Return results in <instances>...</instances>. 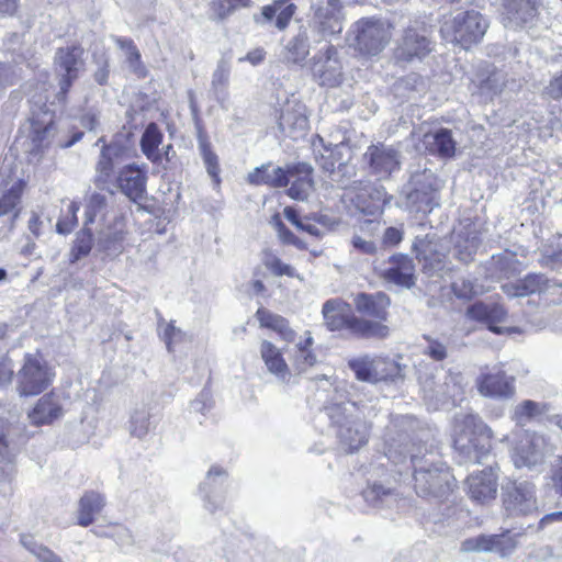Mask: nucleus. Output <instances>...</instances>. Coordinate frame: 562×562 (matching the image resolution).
<instances>
[{
  "label": "nucleus",
  "mask_w": 562,
  "mask_h": 562,
  "mask_svg": "<svg viewBox=\"0 0 562 562\" xmlns=\"http://www.w3.org/2000/svg\"><path fill=\"white\" fill-rule=\"evenodd\" d=\"M310 48L308 31L306 27L300 26L297 32L283 44L280 58L286 65L303 66L310 55Z\"/></svg>",
  "instance_id": "24"
},
{
  "label": "nucleus",
  "mask_w": 562,
  "mask_h": 562,
  "mask_svg": "<svg viewBox=\"0 0 562 562\" xmlns=\"http://www.w3.org/2000/svg\"><path fill=\"white\" fill-rule=\"evenodd\" d=\"M313 171L314 169L308 162H295L286 166L289 182L291 180L300 183L306 181L314 187Z\"/></svg>",
  "instance_id": "60"
},
{
  "label": "nucleus",
  "mask_w": 562,
  "mask_h": 562,
  "mask_svg": "<svg viewBox=\"0 0 562 562\" xmlns=\"http://www.w3.org/2000/svg\"><path fill=\"white\" fill-rule=\"evenodd\" d=\"M488 27L487 20L475 10L456 11L445 15L440 34L446 42L468 49L483 38Z\"/></svg>",
  "instance_id": "4"
},
{
  "label": "nucleus",
  "mask_w": 562,
  "mask_h": 562,
  "mask_svg": "<svg viewBox=\"0 0 562 562\" xmlns=\"http://www.w3.org/2000/svg\"><path fill=\"white\" fill-rule=\"evenodd\" d=\"M403 206L411 213L427 214L438 205L437 194L425 175H415L403 189Z\"/></svg>",
  "instance_id": "12"
},
{
  "label": "nucleus",
  "mask_w": 562,
  "mask_h": 562,
  "mask_svg": "<svg viewBox=\"0 0 562 562\" xmlns=\"http://www.w3.org/2000/svg\"><path fill=\"white\" fill-rule=\"evenodd\" d=\"M123 234L120 231H106L101 229L99 232L97 246L100 250L108 251L110 254L121 252L122 249Z\"/></svg>",
  "instance_id": "53"
},
{
  "label": "nucleus",
  "mask_w": 562,
  "mask_h": 562,
  "mask_svg": "<svg viewBox=\"0 0 562 562\" xmlns=\"http://www.w3.org/2000/svg\"><path fill=\"white\" fill-rule=\"evenodd\" d=\"M468 316L471 319L486 324L488 329L495 334L516 333L515 327H502L497 324L504 323L507 318V311L496 302L479 301L468 307Z\"/></svg>",
  "instance_id": "18"
},
{
  "label": "nucleus",
  "mask_w": 562,
  "mask_h": 562,
  "mask_svg": "<svg viewBox=\"0 0 562 562\" xmlns=\"http://www.w3.org/2000/svg\"><path fill=\"white\" fill-rule=\"evenodd\" d=\"M401 153L396 148L379 143L367 148L363 164L371 176L386 180L401 169Z\"/></svg>",
  "instance_id": "11"
},
{
  "label": "nucleus",
  "mask_w": 562,
  "mask_h": 562,
  "mask_svg": "<svg viewBox=\"0 0 562 562\" xmlns=\"http://www.w3.org/2000/svg\"><path fill=\"white\" fill-rule=\"evenodd\" d=\"M10 423L7 418L0 416V471L9 476L13 470V459L15 449L10 440Z\"/></svg>",
  "instance_id": "40"
},
{
  "label": "nucleus",
  "mask_w": 562,
  "mask_h": 562,
  "mask_svg": "<svg viewBox=\"0 0 562 562\" xmlns=\"http://www.w3.org/2000/svg\"><path fill=\"white\" fill-rule=\"evenodd\" d=\"M157 425V419L151 414L150 408L146 405L137 406L133 409L130 422V434L136 438L146 437Z\"/></svg>",
  "instance_id": "38"
},
{
  "label": "nucleus",
  "mask_w": 562,
  "mask_h": 562,
  "mask_svg": "<svg viewBox=\"0 0 562 562\" xmlns=\"http://www.w3.org/2000/svg\"><path fill=\"white\" fill-rule=\"evenodd\" d=\"M108 201L106 196L101 193H92L87 202L85 212V225L89 226L97 220L104 222L108 214Z\"/></svg>",
  "instance_id": "46"
},
{
  "label": "nucleus",
  "mask_w": 562,
  "mask_h": 562,
  "mask_svg": "<svg viewBox=\"0 0 562 562\" xmlns=\"http://www.w3.org/2000/svg\"><path fill=\"white\" fill-rule=\"evenodd\" d=\"M122 148L119 145L111 144L103 146L100 159L97 164L95 170V184L97 187L104 189V186L110 180L114 167L116 165V160L120 157Z\"/></svg>",
  "instance_id": "34"
},
{
  "label": "nucleus",
  "mask_w": 562,
  "mask_h": 562,
  "mask_svg": "<svg viewBox=\"0 0 562 562\" xmlns=\"http://www.w3.org/2000/svg\"><path fill=\"white\" fill-rule=\"evenodd\" d=\"M423 339L425 340V345L422 347L423 355L437 362H441L448 358L449 349L447 341L430 335H424Z\"/></svg>",
  "instance_id": "49"
},
{
  "label": "nucleus",
  "mask_w": 562,
  "mask_h": 562,
  "mask_svg": "<svg viewBox=\"0 0 562 562\" xmlns=\"http://www.w3.org/2000/svg\"><path fill=\"white\" fill-rule=\"evenodd\" d=\"M249 0H213L211 10L213 19L223 20L233 13L238 7H248Z\"/></svg>",
  "instance_id": "59"
},
{
  "label": "nucleus",
  "mask_w": 562,
  "mask_h": 562,
  "mask_svg": "<svg viewBox=\"0 0 562 562\" xmlns=\"http://www.w3.org/2000/svg\"><path fill=\"white\" fill-rule=\"evenodd\" d=\"M538 15V0H504L506 26L531 25Z\"/></svg>",
  "instance_id": "23"
},
{
  "label": "nucleus",
  "mask_w": 562,
  "mask_h": 562,
  "mask_svg": "<svg viewBox=\"0 0 562 562\" xmlns=\"http://www.w3.org/2000/svg\"><path fill=\"white\" fill-rule=\"evenodd\" d=\"M380 277L389 283L411 289L416 283L413 259L404 254L391 256L380 268Z\"/></svg>",
  "instance_id": "16"
},
{
  "label": "nucleus",
  "mask_w": 562,
  "mask_h": 562,
  "mask_svg": "<svg viewBox=\"0 0 562 562\" xmlns=\"http://www.w3.org/2000/svg\"><path fill=\"white\" fill-rule=\"evenodd\" d=\"M423 144L429 153L440 157H452L456 151V142L451 132L447 128H439L434 133L425 134Z\"/></svg>",
  "instance_id": "33"
},
{
  "label": "nucleus",
  "mask_w": 562,
  "mask_h": 562,
  "mask_svg": "<svg viewBox=\"0 0 562 562\" xmlns=\"http://www.w3.org/2000/svg\"><path fill=\"white\" fill-rule=\"evenodd\" d=\"M451 436L460 463H482L490 456L493 431L477 414H457Z\"/></svg>",
  "instance_id": "2"
},
{
  "label": "nucleus",
  "mask_w": 562,
  "mask_h": 562,
  "mask_svg": "<svg viewBox=\"0 0 562 562\" xmlns=\"http://www.w3.org/2000/svg\"><path fill=\"white\" fill-rule=\"evenodd\" d=\"M451 288L454 295L459 299L470 300L477 294L476 285L470 279H457L456 281L452 282Z\"/></svg>",
  "instance_id": "63"
},
{
  "label": "nucleus",
  "mask_w": 562,
  "mask_h": 562,
  "mask_svg": "<svg viewBox=\"0 0 562 562\" xmlns=\"http://www.w3.org/2000/svg\"><path fill=\"white\" fill-rule=\"evenodd\" d=\"M503 506L508 517H529L540 512L537 486L529 481L512 482L504 487Z\"/></svg>",
  "instance_id": "6"
},
{
  "label": "nucleus",
  "mask_w": 562,
  "mask_h": 562,
  "mask_svg": "<svg viewBox=\"0 0 562 562\" xmlns=\"http://www.w3.org/2000/svg\"><path fill=\"white\" fill-rule=\"evenodd\" d=\"M80 206L77 202H71L68 205L67 214L63 217H60L56 224V231L58 234L67 235L77 225V212L79 211Z\"/></svg>",
  "instance_id": "61"
},
{
  "label": "nucleus",
  "mask_w": 562,
  "mask_h": 562,
  "mask_svg": "<svg viewBox=\"0 0 562 562\" xmlns=\"http://www.w3.org/2000/svg\"><path fill=\"white\" fill-rule=\"evenodd\" d=\"M349 330L364 338H385L389 335V327L382 323L356 316L349 321Z\"/></svg>",
  "instance_id": "44"
},
{
  "label": "nucleus",
  "mask_w": 562,
  "mask_h": 562,
  "mask_svg": "<svg viewBox=\"0 0 562 562\" xmlns=\"http://www.w3.org/2000/svg\"><path fill=\"white\" fill-rule=\"evenodd\" d=\"M311 9L313 22L324 36L339 34L342 31L340 0H315Z\"/></svg>",
  "instance_id": "15"
},
{
  "label": "nucleus",
  "mask_w": 562,
  "mask_h": 562,
  "mask_svg": "<svg viewBox=\"0 0 562 562\" xmlns=\"http://www.w3.org/2000/svg\"><path fill=\"white\" fill-rule=\"evenodd\" d=\"M21 543L42 562H61L58 555L47 547L36 543L31 536H22Z\"/></svg>",
  "instance_id": "57"
},
{
  "label": "nucleus",
  "mask_w": 562,
  "mask_h": 562,
  "mask_svg": "<svg viewBox=\"0 0 562 562\" xmlns=\"http://www.w3.org/2000/svg\"><path fill=\"white\" fill-rule=\"evenodd\" d=\"M53 376L54 374L43 359L26 355L16 375V390L21 396L37 395L49 386Z\"/></svg>",
  "instance_id": "8"
},
{
  "label": "nucleus",
  "mask_w": 562,
  "mask_h": 562,
  "mask_svg": "<svg viewBox=\"0 0 562 562\" xmlns=\"http://www.w3.org/2000/svg\"><path fill=\"white\" fill-rule=\"evenodd\" d=\"M104 505L105 499L102 494L94 491L86 492L79 501L78 524L82 527L91 525Z\"/></svg>",
  "instance_id": "36"
},
{
  "label": "nucleus",
  "mask_w": 562,
  "mask_h": 562,
  "mask_svg": "<svg viewBox=\"0 0 562 562\" xmlns=\"http://www.w3.org/2000/svg\"><path fill=\"white\" fill-rule=\"evenodd\" d=\"M352 43L363 55L374 56L389 44L392 32L391 25L378 19H361L351 29Z\"/></svg>",
  "instance_id": "5"
},
{
  "label": "nucleus",
  "mask_w": 562,
  "mask_h": 562,
  "mask_svg": "<svg viewBox=\"0 0 562 562\" xmlns=\"http://www.w3.org/2000/svg\"><path fill=\"white\" fill-rule=\"evenodd\" d=\"M247 181L254 186L284 188L289 184L286 167H273L271 164L261 165L248 173Z\"/></svg>",
  "instance_id": "29"
},
{
  "label": "nucleus",
  "mask_w": 562,
  "mask_h": 562,
  "mask_svg": "<svg viewBox=\"0 0 562 562\" xmlns=\"http://www.w3.org/2000/svg\"><path fill=\"white\" fill-rule=\"evenodd\" d=\"M198 148L205 166L207 175L213 179L216 186L220 184V164L218 156L212 149V145L200 125H198Z\"/></svg>",
  "instance_id": "39"
},
{
  "label": "nucleus",
  "mask_w": 562,
  "mask_h": 562,
  "mask_svg": "<svg viewBox=\"0 0 562 562\" xmlns=\"http://www.w3.org/2000/svg\"><path fill=\"white\" fill-rule=\"evenodd\" d=\"M417 373L419 382L424 385L425 391L430 393V396L456 402L463 395L460 374H448L442 385H436L432 382V376H424L420 369H417Z\"/></svg>",
  "instance_id": "26"
},
{
  "label": "nucleus",
  "mask_w": 562,
  "mask_h": 562,
  "mask_svg": "<svg viewBox=\"0 0 562 562\" xmlns=\"http://www.w3.org/2000/svg\"><path fill=\"white\" fill-rule=\"evenodd\" d=\"M83 48L79 45L59 47L54 56V69L58 78V99L64 100L72 83L85 70Z\"/></svg>",
  "instance_id": "7"
},
{
  "label": "nucleus",
  "mask_w": 562,
  "mask_h": 562,
  "mask_svg": "<svg viewBox=\"0 0 562 562\" xmlns=\"http://www.w3.org/2000/svg\"><path fill=\"white\" fill-rule=\"evenodd\" d=\"M260 356L271 374L282 383H290L292 374L279 348L263 340L260 345Z\"/></svg>",
  "instance_id": "28"
},
{
  "label": "nucleus",
  "mask_w": 562,
  "mask_h": 562,
  "mask_svg": "<svg viewBox=\"0 0 562 562\" xmlns=\"http://www.w3.org/2000/svg\"><path fill=\"white\" fill-rule=\"evenodd\" d=\"M549 409L548 403L525 400L515 406L512 418L517 424L524 425L536 417L547 414Z\"/></svg>",
  "instance_id": "43"
},
{
  "label": "nucleus",
  "mask_w": 562,
  "mask_h": 562,
  "mask_svg": "<svg viewBox=\"0 0 562 562\" xmlns=\"http://www.w3.org/2000/svg\"><path fill=\"white\" fill-rule=\"evenodd\" d=\"M539 263L542 267L551 269L559 268L562 266V240L552 241L544 246L539 258Z\"/></svg>",
  "instance_id": "55"
},
{
  "label": "nucleus",
  "mask_w": 562,
  "mask_h": 562,
  "mask_svg": "<svg viewBox=\"0 0 562 562\" xmlns=\"http://www.w3.org/2000/svg\"><path fill=\"white\" fill-rule=\"evenodd\" d=\"M349 368L360 381L374 383V357L362 356L348 361Z\"/></svg>",
  "instance_id": "51"
},
{
  "label": "nucleus",
  "mask_w": 562,
  "mask_h": 562,
  "mask_svg": "<svg viewBox=\"0 0 562 562\" xmlns=\"http://www.w3.org/2000/svg\"><path fill=\"white\" fill-rule=\"evenodd\" d=\"M391 428L385 434V457L394 465L412 470L414 488L420 497L441 498L448 496L456 486L450 469L432 451L422 445L409 443L406 434L394 438Z\"/></svg>",
  "instance_id": "1"
},
{
  "label": "nucleus",
  "mask_w": 562,
  "mask_h": 562,
  "mask_svg": "<svg viewBox=\"0 0 562 562\" xmlns=\"http://www.w3.org/2000/svg\"><path fill=\"white\" fill-rule=\"evenodd\" d=\"M481 395L492 398H510L515 394V378L504 371L481 373L476 379Z\"/></svg>",
  "instance_id": "20"
},
{
  "label": "nucleus",
  "mask_w": 562,
  "mask_h": 562,
  "mask_svg": "<svg viewBox=\"0 0 562 562\" xmlns=\"http://www.w3.org/2000/svg\"><path fill=\"white\" fill-rule=\"evenodd\" d=\"M503 290L510 296H527L538 293L549 303H562V283L551 280L542 273H529L515 283L503 285Z\"/></svg>",
  "instance_id": "10"
},
{
  "label": "nucleus",
  "mask_w": 562,
  "mask_h": 562,
  "mask_svg": "<svg viewBox=\"0 0 562 562\" xmlns=\"http://www.w3.org/2000/svg\"><path fill=\"white\" fill-rule=\"evenodd\" d=\"M371 411L372 407L353 401L326 406L325 413L346 452L352 453L368 442L370 425L366 419L370 417Z\"/></svg>",
  "instance_id": "3"
},
{
  "label": "nucleus",
  "mask_w": 562,
  "mask_h": 562,
  "mask_svg": "<svg viewBox=\"0 0 562 562\" xmlns=\"http://www.w3.org/2000/svg\"><path fill=\"white\" fill-rule=\"evenodd\" d=\"M522 532L512 535L509 530H506L499 535H493V553H497L502 558L509 557L518 547V539Z\"/></svg>",
  "instance_id": "48"
},
{
  "label": "nucleus",
  "mask_w": 562,
  "mask_h": 562,
  "mask_svg": "<svg viewBox=\"0 0 562 562\" xmlns=\"http://www.w3.org/2000/svg\"><path fill=\"white\" fill-rule=\"evenodd\" d=\"M356 310L368 316L384 321L387 315V307L390 306V299L383 292L374 294L359 293L353 299Z\"/></svg>",
  "instance_id": "30"
},
{
  "label": "nucleus",
  "mask_w": 562,
  "mask_h": 562,
  "mask_svg": "<svg viewBox=\"0 0 562 562\" xmlns=\"http://www.w3.org/2000/svg\"><path fill=\"white\" fill-rule=\"evenodd\" d=\"M225 477L226 472L222 468L214 465L209 470L204 482L200 485V491L205 493V507L211 513H214L215 509L220 508V504L213 505L212 498L217 497L216 490L223 484Z\"/></svg>",
  "instance_id": "42"
},
{
  "label": "nucleus",
  "mask_w": 562,
  "mask_h": 562,
  "mask_svg": "<svg viewBox=\"0 0 562 562\" xmlns=\"http://www.w3.org/2000/svg\"><path fill=\"white\" fill-rule=\"evenodd\" d=\"M430 52V41L419 31L408 27L405 31L403 42L398 48L401 58L411 60L414 57L422 58Z\"/></svg>",
  "instance_id": "32"
},
{
  "label": "nucleus",
  "mask_w": 562,
  "mask_h": 562,
  "mask_svg": "<svg viewBox=\"0 0 562 562\" xmlns=\"http://www.w3.org/2000/svg\"><path fill=\"white\" fill-rule=\"evenodd\" d=\"M362 497L373 507H389L397 499L393 487H386L376 482L369 484L362 491Z\"/></svg>",
  "instance_id": "41"
},
{
  "label": "nucleus",
  "mask_w": 562,
  "mask_h": 562,
  "mask_svg": "<svg viewBox=\"0 0 562 562\" xmlns=\"http://www.w3.org/2000/svg\"><path fill=\"white\" fill-rule=\"evenodd\" d=\"M549 482L553 492L562 496V454L558 456L551 465Z\"/></svg>",
  "instance_id": "64"
},
{
  "label": "nucleus",
  "mask_w": 562,
  "mask_h": 562,
  "mask_svg": "<svg viewBox=\"0 0 562 562\" xmlns=\"http://www.w3.org/2000/svg\"><path fill=\"white\" fill-rule=\"evenodd\" d=\"M162 140V134L158 130L157 125L150 123L140 139V146L143 153L147 158L151 159L155 156V153Z\"/></svg>",
  "instance_id": "54"
},
{
  "label": "nucleus",
  "mask_w": 562,
  "mask_h": 562,
  "mask_svg": "<svg viewBox=\"0 0 562 562\" xmlns=\"http://www.w3.org/2000/svg\"><path fill=\"white\" fill-rule=\"evenodd\" d=\"M470 498L479 504H487L497 495L498 475L493 467L470 474L465 480Z\"/></svg>",
  "instance_id": "17"
},
{
  "label": "nucleus",
  "mask_w": 562,
  "mask_h": 562,
  "mask_svg": "<svg viewBox=\"0 0 562 562\" xmlns=\"http://www.w3.org/2000/svg\"><path fill=\"white\" fill-rule=\"evenodd\" d=\"M313 76L321 86L335 87L342 78V66L335 46L328 45L325 52L314 56Z\"/></svg>",
  "instance_id": "14"
},
{
  "label": "nucleus",
  "mask_w": 562,
  "mask_h": 562,
  "mask_svg": "<svg viewBox=\"0 0 562 562\" xmlns=\"http://www.w3.org/2000/svg\"><path fill=\"white\" fill-rule=\"evenodd\" d=\"M402 376V367L400 363L389 358L374 357V383L380 381H395Z\"/></svg>",
  "instance_id": "45"
},
{
  "label": "nucleus",
  "mask_w": 562,
  "mask_h": 562,
  "mask_svg": "<svg viewBox=\"0 0 562 562\" xmlns=\"http://www.w3.org/2000/svg\"><path fill=\"white\" fill-rule=\"evenodd\" d=\"M92 229L89 226L83 227V229L77 235V238L74 243V246L69 254L70 262H76L80 258L86 257L92 249Z\"/></svg>",
  "instance_id": "50"
},
{
  "label": "nucleus",
  "mask_w": 562,
  "mask_h": 562,
  "mask_svg": "<svg viewBox=\"0 0 562 562\" xmlns=\"http://www.w3.org/2000/svg\"><path fill=\"white\" fill-rule=\"evenodd\" d=\"M279 128L284 136L294 140L304 137L308 130L305 105L297 101H288L281 110Z\"/></svg>",
  "instance_id": "19"
},
{
  "label": "nucleus",
  "mask_w": 562,
  "mask_h": 562,
  "mask_svg": "<svg viewBox=\"0 0 562 562\" xmlns=\"http://www.w3.org/2000/svg\"><path fill=\"white\" fill-rule=\"evenodd\" d=\"M505 83V74L491 65H486L477 70L471 80L470 90L472 93L492 99L503 91Z\"/></svg>",
  "instance_id": "22"
},
{
  "label": "nucleus",
  "mask_w": 562,
  "mask_h": 562,
  "mask_svg": "<svg viewBox=\"0 0 562 562\" xmlns=\"http://www.w3.org/2000/svg\"><path fill=\"white\" fill-rule=\"evenodd\" d=\"M413 250L419 262H423V269L429 276H434L445 268V254L436 249V245L428 237H417L413 244Z\"/></svg>",
  "instance_id": "25"
},
{
  "label": "nucleus",
  "mask_w": 562,
  "mask_h": 562,
  "mask_svg": "<svg viewBox=\"0 0 562 562\" xmlns=\"http://www.w3.org/2000/svg\"><path fill=\"white\" fill-rule=\"evenodd\" d=\"M479 245L480 240L476 236H462L459 234L454 244V257L458 260L468 263L473 260Z\"/></svg>",
  "instance_id": "47"
},
{
  "label": "nucleus",
  "mask_w": 562,
  "mask_h": 562,
  "mask_svg": "<svg viewBox=\"0 0 562 562\" xmlns=\"http://www.w3.org/2000/svg\"><path fill=\"white\" fill-rule=\"evenodd\" d=\"M63 415L59 396L50 392L42 396L34 408L29 413L31 424L40 426L50 424Z\"/></svg>",
  "instance_id": "27"
},
{
  "label": "nucleus",
  "mask_w": 562,
  "mask_h": 562,
  "mask_svg": "<svg viewBox=\"0 0 562 562\" xmlns=\"http://www.w3.org/2000/svg\"><path fill=\"white\" fill-rule=\"evenodd\" d=\"M256 317L261 327L270 328L279 334V336L286 342H293L296 333L290 327L288 319L281 315L273 314L266 308H258Z\"/></svg>",
  "instance_id": "37"
},
{
  "label": "nucleus",
  "mask_w": 562,
  "mask_h": 562,
  "mask_svg": "<svg viewBox=\"0 0 562 562\" xmlns=\"http://www.w3.org/2000/svg\"><path fill=\"white\" fill-rule=\"evenodd\" d=\"M231 77V63L227 58L222 57L212 74L210 92L214 99L224 104L228 99V85Z\"/></svg>",
  "instance_id": "35"
},
{
  "label": "nucleus",
  "mask_w": 562,
  "mask_h": 562,
  "mask_svg": "<svg viewBox=\"0 0 562 562\" xmlns=\"http://www.w3.org/2000/svg\"><path fill=\"white\" fill-rule=\"evenodd\" d=\"M146 171L134 164L123 167L116 178L120 191L134 203L146 198Z\"/></svg>",
  "instance_id": "21"
},
{
  "label": "nucleus",
  "mask_w": 562,
  "mask_h": 562,
  "mask_svg": "<svg viewBox=\"0 0 562 562\" xmlns=\"http://www.w3.org/2000/svg\"><path fill=\"white\" fill-rule=\"evenodd\" d=\"M460 550L465 553L493 552V535H479L467 538L461 542Z\"/></svg>",
  "instance_id": "56"
},
{
  "label": "nucleus",
  "mask_w": 562,
  "mask_h": 562,
  "mask_svg": "<svg viewBox=\"0 0 562 562\" xmlns=\"http://www.w3.org/2000/svg\"><path fill=\"white\" fill-rule=\"evenodd\" d=\"M349 305L341 299H330L323 304L322 314L326 327L329 330L349 329V321L355 317L349 315Z\"/></svg>",
  "instance_id": "31"
},
{
  "label": "nucleus",
  "mask_w": 562,
  "mask_h": 562,
  "mask_svg": "<svg viewBox=\"0 0 562 562\" xmlns=\"http://www.w3.org/2000/svg\"><path fill=\"white\" fill-rule=\"evenodd\" d=\"M20 202L21 190L19 187L13 186L0 198V217L14 212L13 220H15L19 215L16 207Z\"/></svg>",
  "instance_id": "58"
},
{
  "label": "nucleus",
  "mask_w": 562,
  "mask_h": 562,
  "mask_svg": "<svg viewBox=\"0 0 562 562\" xmlns=\"http://www.w3.org/2000/svg\"><path fill=\"white\" fill-rule=\"evenodd\" d=\"M262 262H263L265 267L277 277H281V276H286V277H291V278L297 277V273L292 266L284 263L276 254H273L269 249L263 251Z\"/></svg>",
  "instance_id": "52"
},
{
  "label": "nucleus",
  "mask_w": 562,
  "mask_h": 562,
  "mask_svg": "<svg viewBox=\"0 0 562 562\" xmlns=\"http://www.w3.org/2000/svg\"><path fill=\"white\" fill-rule=\"evenodd\" d=\"M54 132H55V126L52 122L47 123L43 128H40L36 125H33L32 142H33L34 148H36L37 150H41L44 147H47L52 143Z\"/></svg>",
  "instance_id": "62"
},
{
  "label": "nucleus",
  "mask_w": 562,
  "mask_h": 562,
  "mask_svg": "<svg viewBox=\"0 0 562 562\" xmlns=\"http://www.w3.org/2000/svg\"><path fill=\"white\" fill-rule=\"evenodd\" d=\"M554 452V445L548 437L538 432L526 431L513 452L516 468L532 469L542 464Z\"/></svg>",
  "instance_id": "9"
},
{
  "label": "nucleus",
  "mask_w": 562,
  "mask_h": 562,
  "mask_svg": "<svg viewBox=\"0 0 562 562\" xmlns=\"http://www.w3.org/2000/svg\"><path fill=\"white\" fill-rule=\"evenodd\" d=\"M350 158V149L344 143L324 146V153L315 154V160L319 168L330 175V179L341 188L346 186L342 181L345 176L349 178L355 175V167L347 164Z\"/></svg>",
  "instance_id": "13"
}]
</instances>
